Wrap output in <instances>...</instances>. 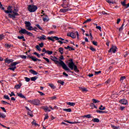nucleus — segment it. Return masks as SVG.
<instances>
[{"instance_id": "obj_1", "label": "nucleus", "mask_w": 129, "mask_h": 129, "mask_svg": "<svg viewBox=\"0 0 129 129\" xmlns=\"http://www.w3.org/2000/svg\"><path fill=\"white\" fill-rule=\"evenodd\" d=\"M4 12L6 14H8V17L10 18V19H12L13 20H15L17 18V17L20 16L18 12H19V10L15 6H9L7 8V10H4Z\"/></svg>"}, {"instance_id": "obj_2", "label": "nucleus", "mask_w": 129, "mask_h": 129, "mask_svg": "<svg viewBox=\"0 0 129 129\" xmlns=\"http://www.w3.org/2000/svg\"><path fill=\"white\" fill-rule=\"evenodd\" d=\"M50 59L52 60V61H53L54 62L55 64L56 65H60L61 67H62V69L65 70L66 71H68V72H71V73H73L72 72L70 71V69L68 68V67L66 65L65 62L63 61L62 60H59V61H58V58L56 57L55 56H50Z\"/></svg>"}, {"instance_id": "obj_3", "label": "nucleus", "mask_w": 129, "mask_h": 129, "mask_svg": "<svg viewBox=\"0 0 129 129\" xmlns=\"http://www.w3.org/2000/svg\"><path fill=\"white\" fill-rule=\"evenodd\" d=\"M25 27L28 31H35V32H37V30L38 28L37 27L33 28L32 26V24L30 22L25 21Z\"/></svg>"}, {"instance_id": "obj_4", "label": "nucleus", "mask_w": 129, "mask_h": 129, "mask_svg": "<svg viewBox=\"0 0 129 129\" xmlns=\"http://www.w3.org/2000/svg\"><path fill=\"white\" fill-rule=\"evenodd\" d=\"M71 62H69L68 63V67L70 69H71V70H74V71L77 72L78 71V69L77 68V66L75 65V63L73 62V60H71Z\"/></svg>"}, {"instance_id": "obj_5", "label": "nucleus", "mask_w": 129, "mask_h": 129, "mask_svg": "<svg viewBox=\"0 0 129 129\" xmlns=\"http://www.w3.org/2000/svg\"><path fill=\"white\" fill-rule=\"evenodd\" d=\"M67 36L68 37H71L73 39H75V38H76V36H77L78 39V38H79V33H78V31L68 33Z\"/></svg>"}, {"instance_id": "obj_6", "label": "nucleus", "mask_w": 129, "mask_h": 129, "mask_svg": "<svg viewBox=\"0 0 129 129\" xmlns=\"http://www.w3.org/2000/svg\"><path fill=\"white\" fill-rule=\"evenodd\" d=\"M28 9L30 13H34L35 11L38 10V7L33 5H30L28 6Z\"/></svg>"}, {"instance_id": "obj_7", "label": "nucleus", "mask_w": 129, "mask_h": 129, "mask_svg": "<svg viewBox=\"0 0 129 129\" xmlns=\"http://www.w3.org/2000/svg\"><path fill=\"white\" fill-rule=\"evenodd\" d=\"M117 49V47L115 46H112V47L109 50L108 52L110 53L112 52V53H115L116 52V49Z\"/></svg>"}, {"instance_id": "obj_8", "label": "nucleus", "mask_w": 129, "mask_h": 129, "mask_svg": "<svg viewBox=\"0 0 129 129\" xmlns=\"http://www.w3.org/2000/svg\"><path fill=\"white\" fill-rule=\"evenodd\" d=\"M40 100L38 99L33 100V104H34V105H40Z\"/></svg>"}, {"instance_id": "obj_9", "label": "nucleus", "mask_w": 129, "mask_h": 129, "mask_svg": "<svg viewBox=\"0 0 129 129\" xmlns=\"http://www.w3.org/2000/svg\"><path fill=\"white\" fill-rule=\"evenodd\" d=\"M119 102L120 103H121V104H124L125 105H126V104H127V101L124 99H121L119 101Z\"/></svg>"}, {"instance_id": "obj_10", "label": "nucleus", "mask_w": 129, "mask_h": 129, "mask_svg": "<svg viewBox=\"0 0 129 129\" xmlns=\"http://www.w3.org/2000/svg\"><path fill=\"white\" fill-rule=\"evenodd\" d=\"M21 62L20 61H17L13 62L11 64L10 67H15L16 66L18 65V64H20Z\"/></svg>"}, {"instance_id": "obj_11", "label": "nucleus", "mask_w": 129, "mask_h": 129, "mask_svg": "<svg viewBox=\"0 0 129 129\" xmlns=\"http://www.w3.org/2000/svg\"><path fill=\"white\" fill-rule=\"evenodd\" d=\"M28 31H27V30H26L25 29H23L22 28L21 30H20L19 32V34H27Z\"/></svg>"}, {"instance_id": "obj_12", "label": "nucleus", "mask_w": 129, "mask_h": 129, "mask_svg": "<svg viewBox=\"0 0 129 129\" xmlns=\"http://www.w3.org/2000/svg\"><path fill=\"white\" fill-rule=\"evenodd\" d=\"M46 38L47 37L44 35L37 37V39H39V40H46Z\"/></svg>"}, {"instance_id": "obj_13", "label": "nucleus", "mask_w": 129, "mask_h": 129, "mask_svg": "<svg viewBox=\"0 0 129 129\" xmlns=\"http://www.w3.org/2000/svg\"><path fill=\"white\" fill-rule=\"evenodd\" d=\"M28 57L32 60V61H34V62H36V61H38V58H37L36 57H34L32 55H29Z\"/></svg>"}, {"instance_id": "obj_14", "label": "nucleus", "mask_w": 129, "mask_h": 129, "mask_svg": "<svg viewBox=\"0 0 129 129\" xmlns=\"http://www.w3.org/2000/svg\"><path fill=\"white\" fill-rule=\"evenodd\" d=\"M4 61H5V63H7V64H10V63L14 62V60L12 59H9L8 58L5 59Z\"/></svg>"}, {"instance_id": "obj_15", "label": "nucleus", "mask_w": 129, "mask_h": 129, "mask_svg": "<svg viewBox=\"0 0 129 129\" xmlns=\"http://www.w3.org/2000/svg\"><path fill=\"white\" fill-rule=\"evenodd\" d=\"M29 72L30 73H31V74H33V75H38V72L34 71L33 70H30Z\"/></svg>"}, {"instance_id": "obj_16", "label": "nucleus", "mask_w": 129, "mask_h": 129, "mask_svg": "<svg viewBox=\"0 0 129 129\" xmlns=\"http://www.w3.org/2000/svg\"><path fill=\"white\" fill-rule=\"evenodd\" d=\"M42 20L43 22H48L49 21V17H48V15H45V17H43Z\"/></svg>"}, {"instance_id": "obj_17", "label": "nucleus", "mask_w": 129, "mask_h": 129, "mask_svg": "<svg viewBox=\"0 0 129 129\" xmlns=\"http://www.w3.org/2000/svg\"><path fill=\"white\" fill-rule=\"evenodd\" d=\"M43 109L45 110V112L48 111L50 112L51 111V109H49V107L48 106H43L42 107Z\"/></svg>"}, {"instance_id": "obj_18", "label": "nucleus", "mask_w": 129, "mask_h": 129, "mask_svg": "<svg viewBox=\"0 0 129 129\" xmlns=\"http://www.w3.org/2000/svg\"><path fill=\"white\" fill-rule=\"evenodd\" d=\"M68 11H69V10L67 9H60L59 13H67Z\"/></svg>"}, {"instance_id": "obj_19", "label": "nucleus", "mask_w": 129, "mask_h": 129, "mask_svg": "<svg viewBox=\"0 0 129 129\" xmlns=\"http://www.w3.org/2000/svg\"><path fill=\"white\" fill-rule=\"evenodd\" d=\"M17 38L19 40H23L24 42H26V39H25V37H24V35L21 36H18Z\"/></svg>"}, {"instance_id": "obj_20", "label": "nucleus", "mask_w": 129, "mask_h": 129, "mask_svg": "<svg viewBox=\"0 0 129 129\" xmlns=\"http://www.w3.org/2000/svg\"><path fill=\"white\" fill-rule=\"evenodd\" d=\"M62 110H63V111H66L67 112H71V111H72L71 108H63L62 109Z\"/></svg>"}, {"instance_id": "obj_21", "label": "nucleus", "mask_w": 129, "mask_h": 129, "mask_svg": "<svg viewBox=\"0 0 129 129\" xmlns=\"http://www.w3.org/2000/svg\"><path fill=\"white\" fill-rule=\"evenodd\" d=\"M17 95L21 98H26V97H25L22 93H17Z\"/></svg>"}, {"instance_id": "obj_22", "label": "nucleus", "mask_w": 129, "mask_h": 129, "mask_svg": "<svg viewBox=\"0 0 129 129\" xmlns=\"http://www.w3.org/2000/svg\"><path fill=\"white\" fill-rule=\"evenodd\" d=\"M67 105H70V106H74L75 105V103L74 102H67Z\"/></svg>"}, {"instance_id": "obj_23", "label": "nucleus", "mask_w": 129, "mask_h": 129, "mask_svg": "<svg viewBox=\"0 0 129 129\" xmlns=\"http://www.w3.org/2000/svg\"><path fill=\"white\" fill-rule=\"evenodd\" d=\"M82 117H86V118H91L92 116H91V114H87L82 116Z\"/></svg>"}, {"instance_id": "obj_24", "label": "nucleus", "mask_w": 129, "mask_h": 129, "mask_svg": "<svg viewBox=\"0 0 129 129\" xmlns=\"http://www.w3.org/2000/svg\"><path fill=\"white\" fill-rule=\"evenodd\" d=\"M58 51H59V53L61 54V55L63 54V53H64V50L63 49V48H62V47H60L58 49Z\"/></svg>"}, {"instance_id": "obj_25", "label": "nucleus", "mask_w": 129, "mask_h": 129, "mask_svg": "<svg viewBox=\"0 0 129 129\" xmlns=\"http://www.w3.org/2000/svg\"><path fill=\"white\" fill-rule=\"evenodd\" d=\"M31 81H36V80H37V79H38V77L37 76H35V77H31L30 78Z\"/></svg>"}, {"instance_id": "obj_26", "label": "nucleus", "mask_w": 129, "mask_h": 129, "mask_svg": "<svg viewBox=\"0 0 129 129\" xmlns=\"http://www.w3.org/2000/svg\"><path fill=\"white\" fill-rule=\"evenodd\" d=\"M125 2H126V0H124L123 2H121V5L123 6V7H125V8H126L127 5L125 4Z\"/></svg>"}, {"instance_id": "obj_27", "label": "nucleus", "mask_w": 129, "mask_h": 129, "mask_svg": "<svg viewBox=\"0 0 129 129\" xmlns=\"http://www.w3.org/2000/svg\"><path fill=\"white\" fill-rule=\"evenodd\" d=\"M80 89L82 90V92H87L88 91L86 88H81Z\"/></svg>"}, {"instance_id": "obj_28", "label": "nucleus", "mask_w": 129, "mask_h": 129, "mask_svg": "<svg viewBox=\"0 0 129 129\" xmlns=\"http://www.w3.org/2000/svg\"><path fill=\"white\" fill-rule=\"evenodd\" d=\"M0 117L1 118H6V115L3 113L0 112Z\"/></svg>"}, {"instance_id": "obj_29", "label": "nucleus", "mask_w": 129, "mask_h": 129, "mask_svg": "<svg viewBox=\"0 0 129 129\" xmlns=\"http://www.w3.org/2000/svg\"><path fill=\"white\" fill-rule=\"evenodd\" d=\"M92 121L94 122H99V119L97 118H95L92 119Z\"/></svg>"}, {"instance_id": "obj_30", "label": "nucleus", "mask_w": 129, "mask_h": 129, "mask_svg": "<svg viewBox=\"0 0 129 129\" xmlns=\"http://www.w3.org/2000/svg\"><path fill=\"white\" fill-rule=\"evenodd\" d=\"M90 106L91 107H92V108H96V109H97V107L95 106V105L93 103L91 104Z\"/></svg>"}, {"instance_id": "obj_31", "label": "nucleus", "mask_w": 129, "mask_h": 129, "mask_svg": "<svg viewBox=\"0 0 129 129\" xmlns=\"http://www.w3.org/2000/svg\"><path fill=\"white\" fill-rule=\"evenodd\" d=\"M48 86L52 89H55V88H56V87H55L53 84H48Z\"/></svg>"}, {"instance_id": "obj_32", "label": "nucleus", "mask_w": 129, "mask_h": 129, "mask_svg": "<svg viewBox=\"0 0 129 129\" xmlns=\"http://www.w3.org/2000/svg\"><path fill=\"white\" fill-rule=\"evenodd\" d=\"M92 101H93V103H99V102H100V101H99V100H96L95 99H93Z\"/></svg>"}, {"instance_id": "obj_33", "label": "nucleus", "mask_w": 129, "mask_h": 129, "mask_svg": "<svg viewBox=\"0 0 129 129\" xmlns=\"http://www.w3.org/2000/svg\"><path fill=\"white\" fill-rule=\"evenodd\" d=\"M47 39H48V40H50V41H52V42H55V40H54V38H53V37H48Z\"/></svg>"}, {"instance_id": "obj_34", "label": "nucleus", "mask_w": 129, "mask_h": 129, "mask_svg": "<svg viewBox=\"0 0 129 129\" xmlns=\"http://www.w3.org/2000/svg\"><path fill=\"white\" fill-rule=\"evenodd\" d=\"M26 35H27L28 36H29L30 37H33V33L27 31V32L26 33Z\"/></svg>"}, {"instance_id": "obj_35", "label": "nucleus", "mask_w": 129, "mask_h": 129, "mask_svg": "<svg viewBox=\"0 0 129 129\" xmlns=\"http://www.w3.org/2000/svg\"><path fill=\"white\" fill-rule=\"evenodd\" d=\"M65 122H68V123H71L72 124H74V123H76V122H72V121H69L68 120H64Z\"/></svg>"}, {"instance_id": "obj_36", "label": "nucleus", "mask_w": 129, "mask_h": 129, "mask_svg": "<svg viewBox=\"0 0 129 129\" xmlns=\"http://www.w3.org/2000/svg\"><path fill=\"white\" fill-rule=\"evenodd\" d=\"M100 110H104L105 109V107H103L102 105H101L100 107L99 108Z\"/></svg>"}, {"instance_id": "obj_37", "label": "nucleus", "mask_w": 129, "mask_h": 129, "mask_svg": "<svg viewBox=\"0 0 129 129\" xmlns=\"http://www.w3.org/2000/svg\"><path fill=\"white\" fill-rule=\"evenodd\" d=\"M1 102L3 104H5V105H7V104H10V103L6 102L4 100H2Z\"/></svg>"}, {"instance_id": "obj_38", "label": "nucleus", "mask_w": 129, "mask_h": 129, "mask_svg": "<svg viewBox=\"0 0 129 129\" xmlns=\"http://www.w3.org/2000/svg\"><path fill=\"white\" fill-rule=\"evenodd\" d=\"M9 70H12V71H15L16 69H17V67H14L12 68H9L8 69Z\"/></svg>"}, {"instance_id": "obj_39", "label": "nucleus", "mask_w": 129, "mask_h": 129, "mask_svg": "<svg viewBox=\"0 0 129 129\" xmlns=\"http://www.w3.org/2000/svg\"><path fill=\"white\" fill-rule=\"evenodd\" d=\"M35 48L38 50V51H39L40 52H41V48L40 47V46H39V45H36V46H35Z\"/></svg>"}, {"instance_id": "obj_40", "label": "nucleus", "mask_w": 129, "mask_h": 129, "mask_svg": "<svg viewBox=\"0 0 129 129\" xmlns=\"http://www.w3.org/2000/svg\"><path fill=\"white\" fill-rule=\"evenodd\" d=\"M57 83H59L61 85H64V82L62 81L61 80H59L57 81Z\"/></svg>"}, {"instance_id": "obj_41", "label": "nucleus", "mask_w": 129, "mask_h": 129, "mask_svg": "<svg viewBox=\"0 0 129 129\" xmlns=\"http://www.w3.org/2000/svg\"><path fill=\"white\" fill-rule=\"evenodd\" d=\"M124 26V24H122L121 26L120 27V28L119 29V31L120 32L121 31H122V30H123V26Z\"/></svg>"}, {"instance_id": "obj_42", "label": "nucleus", "mask_w": 129, "mask_h": 129, "mask_svg": "<svg viewBox=\"0 0 129 129\" xmlns=\"http://www.w3.org/2000/svg\"><path fill=\"white\" fill-rule=\"evenodd\" d=\"M4 98L5 99H7L8 100H10V99H11L10 98V97H9V95H4Z\"/></svg>"}, {"instance_id": "obj_43", "label": "nucleus", "mask_w": 129, "mask_h": 129, "mask_svg": "<svg viewBox=\"0 0 129 129\" xmlns=\"http://www.w3.org/2000/svg\"><path fill=\"white\" fill-rule=\"evenodd\" d=\"M111 127H112V128H113V129H120L119 128V127L116 126H115V125H111Z\"/></svg>"}, {"instance_id": "obj_44", "label": "nucleus", "mask_w": 129, "mask_h": 129, "mask_svg": "<svg viewBox=\"0 0 129 129\" xmlns=\"http://www.w3.org/2000/svg\"><path fill=\"white\" fill-rule=\"evenodd\" d=\"M46 53L48 54V55H52V54H53V51L47 50Z\"/></svg>"}, {"instance_id": "obj_45", "label": "nucleus", "mask_w": 129, "mask_h": 129, "mask_svg": "<svg viewBox=\"0 0 129 129\" xmlns=\"http://www.w3.org/2000/svg\"><path fill=\"white\" fill-rule=\"evenodd\" d=\"M35 26H36V27H37V28H38V29H39V30H41V31H43V28L40 26V25L36 24Z\"/></svg>"}, {"instance_id": "obj_46", "label": "nucleus", "mask_w": 129, "mask_h": 129, "mask_svg": "<svg viewBox=\"0 0 129 129\" xmlns=\"http://www.w3.org/2000/svg\"><path fill=\"white\" fill-rule=\"evenodd\" d=\"M24 79L25 80V81H26V82H30V80H31V79L28 77H25Z\"/></svg>"}, {"instance_id": "obj_47", "label": "nucleus", "mask_w": 129, "mask_h": 129, "mask_svg": "<svg viewBox=\"0 0 129 129\" xmlns=\"http://www.w3.org/2000/svg\"><path fill=\"white\" fill-rule=\"evenodd\" d=\"M43 58L45 60V61H46V62H47V63H50V60L49 59V58L43 57Z\"/></svg>"}, {"instance_id": "obj_48", "label": "nucleus", "mask_w": 129, "mask_h": 129, "mask_svg": "<svg viewBox=\"0 0 129 129\" xmlns=\"http://www.w3.org/2000/svg\"><path fill=\"white\" fill-rule=\"evenodd\" d=\"M89 22H91V19H87V20L84 22V24H86V23H89Z\"/></svg>"}, {"instance_id": "obj_49", "label": "nucleus", "mask_w": 129, "mask_h": 129, "mask_svg": "<svg viewBox=\"0 0 129 129\" xmlns=\"http://www.w3.org/2000/svg\"><path fill=\"white\" fill-rule=\"evenodd\" d=\"M32 123L34 126H38L39 125V124H38V123H36V122L35 121L32 122Z\"/></svg>"}, {"instance_id": "obj_50", "label": "nucleus", "mask_w": 129, "mask_h": 129, "mask_svg": "<svg viewBox=\"0 0 129 129\" xmlns=\"http://www.w3.org/2000/svg\"><path fill=\"white\" fill-rule=\"evenodd\" d=\"M15 88H16V89H20V88H21V85H17L15 86Z\"/></svg>"}, {"instance_id": "obj_51", "label": "nucleus", "mask_w": 129, "mask_h": 129, "mask_svg": "<svg viewBox=\"0 0 129 129\" xmlns=\"http://www.w3.org/2000/svg\"><path fill=\"white\" fill-rule=\"evenodd\" d=\"M5 38V35L4 34L0 35V41H2Z\"/></svg>"}, {"instance_id": "obj_52", "label": "nucleus", "mask_w": 129, "mask_h": 129, "mask_svg": "<svg viewBox=\"0 0 129 129\" xmlns=\"http://www.w3.org/2000/svg\"><path fill=\"white\" fill-rule=\"evenodd\" d=\"M124 79H125V76L121 77L120 78V81H123V80H124Z\"/></svg>"}, {"instance_id": "obj_53", "label": "nucleus", "mask_w": 129, "mask_h": 129, "mask_svg": "<svg viewBox=\"0 0 129 129\" xmlns=\"http://www.w3.org/2000/svg\"><path fill=\"white\" fill-rule=\"evenodd\" d=\"M28 115H29L31 117H33V116H34V115H33V114L32 113V112H31V111L28 112Z\"/></svg>"}, {"instance_id": "obj_54", "label": "nucleus", "mask_w": 129, "mask_h": 129, "mask_svg": "<svg viewBox=\"0 0 129 129\" xmlns=\"http://www.w3.org/2000/svg\"><path fill=\"white\" fill-rule=\"evenodd\" d=\"M57 42H58V43H59V44H60V45H62V44H63V43L64 44H66V41H63V42H62V41H60V40H58Z\"/></svg>"}, {"instance_id": "obj_55", "label": "nucleus", "mask_w": 129, "mask_h": 129, "mask_svg": "<svg viewBox=\"0 0 129 129\" xmlns=\"http://www.w3.org/2000/svg\"><path fill=\"white\" fill-rule=\"evenodd\" d=\"M9 95L11 97H12V96H16V95L13 93V92H11V94H9Z\"/></svg>"}, {"instance_id": "obj_56", "label": "nucleus", "mask_w": 129, "mask_h": 129, "mask_svg": "<svg viewBox=\"0 0 129 129\" xmlns=\"http://www.w3.org/2000/svg\"><path fill=\"white\" fill-rule=\"evenodd\" d=\"M100 73H101V71H99L98 72H95V75H98V74H100Z\"/></svg>"}, {"instance_id": "obj_57", "label": "nucleus", "mask_w": 129, "mask_h": 129, "mask_svg": "<svg viewBox=\"0 0 129 129\" xmlns=\"http://www.w3.org/2000/svg\"><path fill=\"white\" fill-rule=\"evenodd\" d=\"M1 109L3 110L4 112H7V110H6V108L4 107H1Z\"/></svg>"}, {"instance_id": "obj_58", "label": "nucleus", "mask_w": 129, "mask_h": 129, "mask_svg": "<svg viewBox=\"0 0 129 129\" xmlns=\"http://www.w3.org/2000/svg\"><path fill=\"white\" fill-rule=\"evenodd\" d=\"M90 49L91 50V51H92L93 52H94V51H96L95 48H93V47H92V46H91V47H90Z\"/></svg>"}, {"instance_id": "obj_59", "label": "nucleus", "mask_w": 129, "mask_h": 129, "mask_svg": "<svg viewBox=\"0 0 129 129\" xmlns=\"http://www.w3.org/2000/svg\"><path fill=\"white\" fill-rule=\"evenodd\" d=\"M20 57L22 59H27V56H26V55H21Z\"/></svg>"}, {"instance_id": "obj_60", "label": "nucleus", "mask_w": 129, "mask_h": 129, "mask_svg": "<svg viewBox=\"0 0 129 129\" xmlns=\"http://www.w3.org/2000/svg\"><path fill=\"white\" fill-rule=\"evenodd\" d=\"M34 54L36 55V56H37V57H38V58H40V55L39 54V53H37V52H34Z\"/></svg>"}, {"instance_id": "obj_61", "label": "nucleus", "mask_w": 129, "mask_h": 129, "mask_svg": "<svg viewBox=\"0 0 129 129\" xmlns=\"http://www.w3.org/2000/svg\"><path fill=\"white\" fill-rule=\"evenodd\" d=\"M60 60H61V61H62V60H64V57L63 56V55H61L59 57V61H60Z\"/></svg>"}, {"instance_id": "obj_62", "label": "nucleus", "mask_w": 129, "mask_h": 129, "mask_svg": "<svg viewBox=\"0 0 129 129\" xmlns=\"http://www.w3.org/2000/svg\"><path fill=\"white\" fill-rule=\"evenodd\" d=\"M39 46L41 47V48H43V47L44 46V43L43 42H41L39 44Z\"/></svg>"}, {"instance_id": "obj_63", "label": "nucleus", "mask_w": 129, "mask_h": 129, "mask_svg": "<svg viewBox=\"0 0 129 129\" xmlns=\"http://www.w3.org/2000/svg\"><path fill=\"white\" fill-rule=\"evenodd\" d=\"M93 45H94V46H97V42L96 41H93L92 42Z\"/></svg>"}, {"instance_id": "obj_64", "label": "nucleus", "mask_w": 129, "mask_h": 129, "mask_svg": "<svg viewBox=\"0 0 129 129\" xmlns=\"http://www.w3.org/2000/svg\"><path fill=\"white\" fill-rule=\"evenodd\" d=\"M5 47H6V48H11V45L8 44H5Z\"/></svg>"}]
</instances>
